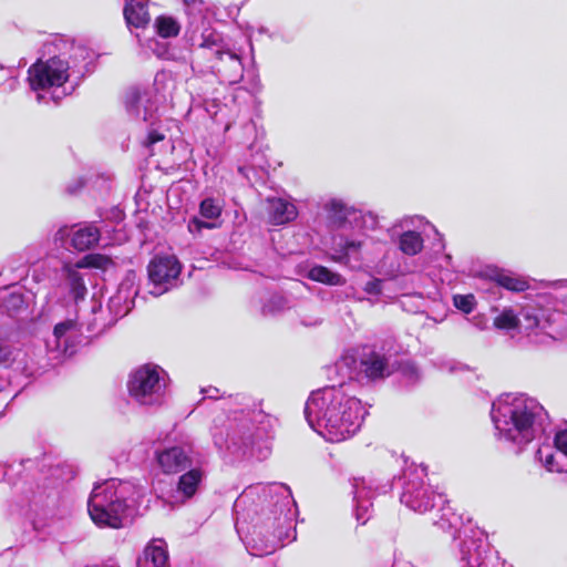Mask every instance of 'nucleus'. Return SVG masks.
Masks as SVG:
<instances>
[{"label": "nucleus", "mask_w": 567, "mask_h": 567, "mask_svg": "<svg viewBox=\"0 0 567 567\" xmlns=\"http://www.w3.org/2000/svg\"><path fill=\"white\" fill-rule=\"evenodd\" d=\"M289 308V300L280 293L269 296L267 301H265V298L260 300V313L262 316H274Z\"/></svg>", "instance_id": "c85d7f7f"}, {"label": "nucleus", "mask_w": 567, "mask_h": 567, "mask_svg": "<svg viewBox=\"0 0 567 567\" xmlns=\"http://www.w3.org/2000/svg\"><path fill=\"white\" fill-rule=\"evenodd\" d=\"M81 268L82 267H79V262L74 265L65 264L62 267V276L65 279V284L66 287L69 288L70 295L75 301L84 299L87 291L83 277L79 271V269Z\"/></svg>", "instance_id": "b1692460"}, {"label": "nucleus", "mask_w": 567, "mask_h": 567, "mask_svg": "<svg viewBox=\"0 0 567 567\" xmlns=\"http://www.w3.org/2000/svg\"><path fill=\"white\" fill-rule=\"evenodd\" d=\"M495 282L511 291L520 292L528 289V282L513 274L499 271L494 275Z\"/></svg>", "instance_id": "c756f323"}, {"label": "nucleus", "mask_w": 567, "mask_h": 567, "mask_svg": "<svg viewBox=\"0 0 567 567\" xmlns=\"http://www.w3.org/2000/svg\"><path fill=\"white\" fill-rule=\"evenodd\" d=\"M154 27L157 34L162 38L176 37L181 31V25L177 20L168 16L157 17Z\"/></svg>", "instance_id": "2f4dec72"}, {"label": "nucleus", "mask_w": 567, "mask_h": 567, "mask_svg": "<svg viewBox=\"0 0 567 567\" xmlns=\"http://www.w3.org/2000/svg\"><path fill=\"white\" fill-rule=\"evenodd\" d=\"M265 496V486L249 487L235 501L234 511L237 515L245 512L247 506L254 501L255 496Z\"/></svg>", "instance_id": "473e14b6"}, {"label": "nucleus", "mask_w": 567, "mask_h": 567, "mask_svg": "<svg viewBox=\"0 0 567 567\" xmlns=\"http://www.w3.org/2000/svg\"><path fill=\"white\" fill-rule=\"evenodd\" d=\"M278 520V527L267 540H262L259 536L261 535L260 530L255 528L251 537L248 540V546L250 548V554L254 556H267L272 554L278 547L282 546V537L285 535L286 538H289L288 532L284 533V528L287 530L290 529V518L285 515L276 518Z\"/></svg>", "instance_id": "2eb2a0df"}, {"label": "nucleus", "mask_w": 567, "mask_h": 567, "mask_svg": "<svg viewBox=\"0 0 567 567\" xmlns=\"http://www.w3.org/2000/svg\"><path fill=\"white\" fill-rule=\"evenodd\" d=\"M204 475L202 466L187 468V472L179 476L177 493L182 495L184 499L192 498L197 493Z\"/></svg>", "instance_id": "393cba45"}, {"label": "nucleus", "mask_w": 567, "mask_h": 567, "mask_svg": "<svg viewBox=\"0 0 567 567\" xmlns=\"http://www.w3.org/2000/svg\"><path fill=\"white\" fill-rule=\"evenodd\" d=\"M202 393L206 394L210 399H217L218 398V395H217L218 394V389H216V388L203 389Z\"/></svg>", "instance_id": "de8ad7c7"}, {"label": "nucleus", "mask_w": 567, "mask_h": 567, "mask_svg": "<svg viewBox=\"0 0 567 567\" xmlns=\"http://www.w3.org/2000/svg\"><path fill=\"white\" fill-rule=\"evenodd\" d=\"M349 290H351V291H352V290H353V288H352V287H350V288H348V289H347V291L344 292V298H348V297L350 296Z\"/></svg>", "instance_id": "3c124183"}, {"label": "nucleus", "mask_w": 567, "mask_h": 567, "mask_svg": "<svg viewBox=\"0 0 567 567\" xmlns=\"http://www.w3.org/2000/svg\"><path fill=\"white\" fill-rule=\"evenodd\" d=\"M3 306L10 310L11 308L18 310L23 306V299L20 295L11 293L4 301Z\"/></svg>", "instance_id": "37998d69"}, {"label": "nucleus", "mask_w": 567, "mask_h": 567, "mask_svg": "<svg viewBox=\"0 0 567 567\" xmlns=\"http://www.w3.org/2000/svg\"><path fill=\"white\" fill-rule=\"evenodd\" d=\"M352 493L355 518L360 524H365L370 518L372 508V497L374 495L372 486L363 477H354L352 480Z\"/></svg>", "instance_id": "aec40b11"}, {"label": "nucleus", "mask_w": 567, "mask_h": 567, "mask_svg": "<svg viewBox=\"0 0 567 567\" xmlns=\"http://www.w3.org/2000/svg\"><path fill=\"white\" fill-rule=\"evenodd\" d=\"M364 245V234L360 228L343 230L332 237V247L340 254L339 259L358 258Z\"/></svg>", "instance_id": "6ab92c4d"}, {"label": "nucleus", "mask_w": 567, "mask_h": 567, "mask_svg": "<svg viewBox=\"0 0 567 567\" xmlns=\"http://www.w3.org/2000/svg\"><path fill=\"white\" fill-rule=\"evenodd\" d=\"M185 37L197 54L199 53V55L210 62V64L218 61L224 53L230 50L224 42L221 34L217 31L210 28H204L198 32V23L193 27H187Z\"/></svg>", "instance_id": "6e6552de"}, {"label": "nucleus", "mask_w": 567, "mask_h": 567, "mask_svg": "<svg viewBox=\"0 0 567 567\" xmlns=\"http://www.w3.org/2000/svg\"><path fill=\"white\" fill-rule=\"evenodd\" d=\"M185 12L189 18L188 27H193L198 23L200 18V1L199 0H183Z\"/></svg>", "instance_id": "e433bc0d"}, {"label": "nucleus", "mask_w": 567, "mask_h": 567, "mask_svg": "<svg viewBox=\"0 0 567 567\" xmlns=\"http://www.w3.org/2000/svg\"><path fill=\"white\" fill-rule=\"evenodd\" d=\"M19 85V81L16 76H10L1 84V90L3 92H12L14 91Z\"/></svg>", "instance_id": "c03bdc74"}, {"label": "nucleus", "mask_w": 567, "mask_h": 567, "mask_svg": "<svg viewBox=\"0 0 567 567\" xmlns=\"http://www.w3.org/2000/svg\"><path fill=\"white\" fill-rule=\"evenodd\" d=\"M165 389V372L157 365L145 364L137 368L127 381L128 394L140 405L162 404Z\"/></svg>", "instance_id": "39448f33"}, {"label": "nucleus", "mask_w": 567, "mask_h": 567, "mask_svg": "<svg viewBox=\"0 0 567 567\" xmlns=\"http://www.w3.org/2000/svg\"><path fill=\"white\" fill-rule=\"evenodd\" d=\"M449 523H450V525H451V526H454V525H455V523H454V522H451L450 519H449Z\"/></svg>", "instance_id": "5fc2aeb1"}, {"label": "nucleus", "mask_w": 567, "mask_h": 567, "mask_svg": "<svg viewBox=\"0 0 567 567\" xmlns=\"http://www.w3.org/2000/svg\"><path fill=\"white\" fill-rule=\"evenodd\" d=\"M379 282L378 281H369L365 286V291L369 293H374L379 291Z\"/></svg>", "instance_id": "49530a36"}, {"label": "nucleus", "mask_w": 567, "mask_h": 567, "mask_svg": "<svg viewBox=\"0 0 567 567\" xmlns=\"http://www.w3.org/2000/svg\"><path fill=\"white\" fill-rule=\"evenodd\" d=\"M181 274V264L173 255L155 256L148 265V277L154 285L151 293L159 296L169 289Z\"/></svg>", "instance_id": "1a4fd4ad"}, {"label": "nucleus", "mask_w": 567, "mask_h": 567, "mask_svg": "<svg viewBox=\"0 0 567 567\" xmlns=\"http://www.w3.org/2000/svg\"><path fill=\"white\" fill-rule=\"evenodd\" d=\"M367 413L361 401L346 385L313 391L305 406L310 427L330 442L352 437L360 430Z\"/></svg>", "instance_id": "f257e3e1"}, {"label": "nucleus", "mask_w": 567, "mask_h": 567, "mask_svg": "<svg viewBox=\"0 0 567 567\" xmlns=\"http://www.w3.org/2000/svg\"><path fill=\"white\" fill-rule=\"evenodd\" d=\"M70 238L71 246L78 251H85L93 248L101 238L100 229L93 224H82L78 227H61L54 236L58 241Z\"/></svg>", "instance_id": "f8f14e48"}, {"label": "nucleus", "mask_w": 567, "mask_h": 567, "mask_svg": "<svg viewBox=\"0 0 567 567\" xmlns=\"http://www.w3.org/2000/svg\"><path fill=\"white\" fill-rule=\"evenodd\" d=\"M110 265H112V260L100 254L87 255L79 261V267L83 268L106 269Z\"/></svg>", "instance_id": "c9c22d12"}, {"label": "nucleus", "mask_w": 567, "mask_h": 567, "mask_svg": "<svg viewBox=\"0 0 567 567\" xmlns=\"http://www.w3.org/2000/svg\"><path fill=\"white\" fill-rule=\"evenodd\" d=\"M124 17L127 24L131 27H145L150 22L146 1L131 0L124 8Z\"/></svg>", "instance_id": "a878e982"}, {"label": "nucleus", "mask_w": 567, "mask_h": 567, "mask_svg": "<svg viewBox=\"0 0 567 567\" xmlns=\"http://www.w3.org/2000/svg\"><path fill=\"white\" fill-rule=\"evenodd\" d=\"M80 334V328L75 320L68 319L55 324L51 338L47 340V348L55 353L54 359L73 354L74 341Z\"/></svg>", "instance_id": "9b49d317"}, {"label": "nucleus", "mask_w": 567, "mask_h": 567, "mask_svg": "<svg viewBox=\"0 0 567 567\" xmlns=\"http://www.w3.org/2000/svg\"><path fill=\"white\" fill-rule=\"evenodd\" d=\"M68 192H69V193H74V192H75V189H73V188H71V187H68Z\"/></svg>", "instance_id": "864d4df0"}, {"label": "nucleus", "mask_w": 567, "mask_h": 567, "mask_svg": "<svg viewBox=\"0 0 567 567\" xmlns=\"http://www.w3.org/2000/svg\"><path fill=\"white\" fill-rule=\"evenodd\" d=\"M249 437H240L236 439L235 435L227 434L224 437L223 433L214 434V443L219 450H226L231 453H237L238 451L246 449L248 446Z\"/></svg>", "instance_id": "7c9ffc66"}, {"label": "nucleus", "mask_w": 567, "mask_h": 567, "mask_svg": "<svg viewBox=\"0 0 567 567\" xmlns=\"http://www.w3.org/2000/svg\"><path fill=\"white\" fill-rule=\"evenodd\" d=\"M536 458L548 472L567 473V452L558 450L550 443L539 445Z\"/></svg>", "instance_id": "412c9836"}, {"label": "nucleus", "mask_w": 567, "mask_h": 567, "mask_svg": "<svg viewBox=\"0 0 567 567\" xmlns=\"http://www.w3.org/2000/svg\"><path fill=\"white\" fill-rule=\"evenodd\" d=\"M336 298H337L338 301H342L343 300V296H342L341 292L337 293Z\"/></svg>", "instance_id": "603ef678"}, {"label": "nucleus", "mask_w": 567, "mask_h": 567, "mask_svg": "<svg viewBox=\"0 0 567 567\" xmlns=\"http://www.w3.org/2000/svg\"><path fill=\"white\" fill-rule=\"evenodd\" d=\"M307 277L312 281L324 284L328 286H343L346 285L347 281L346 278L340 274L334 272L321 265L312 266L308 270Z\"/></svg>", "instance_id": "bb28decb"}, {"label": "nucleus", "mask_w": 567, "mask_h": 567, "mask_svg": "<svg viewBox=\"0 0 567 567\" xmlns=\"http://www.w3.org/2000/svg\"><path fill=\"white\" fill-rule=\"evenodd\" d=\"M267 213L269 221L277 226L290 223L298 216L297 207L292 203L280 197L267 199Z\"/></svg>", "instance_id": "4be33fe9"}, {"label": "nucleus", "mask_w": 567, "mask_h": 567, "mask_svg": "<svg viewBox=\"0 0 567 567\" xmlns=\"http://www.w3.org/2000/svg\"><path fill=\"white\" fill-rule=\"evenodd\" d=\"M327 218L331 228L337 233L361 228L363 215L361 212L346 206L341 200L331 199L324 205Z\"/></svg>", "instance_id": "ddd939ff"}, {"label": "nucleus", "mask_w": 567, "mask_h": 567, "mask_svg": "<svg viewBox=\"0 0 567 567\" xmlns=\"http://www.w3.org/2000/svg\"><path fill=\"white\" fill-rule=\"evenodd\" d=\"M520 316H522L523 320L525 321L526 329H534V328L539 327L540 320H539L538 315L534 310L524 309L520 312Z\"/></svg>", "instance_id": "58836bf2"}, {"label": "nucleus", "mask_w": 567, "mask_h": 567, "mask_svg": "<svg viewBox=\"0 0 567 567\" xmlns=\"http://www.w3.org/2000/svg\"><path fill=\"white\" fill-rule=\"evenodd\" d=\"M553 286H555V287L567 286V280H557V281L553 282Z\"/></svg>", "instance_id": "09e8293b"}, {"label": "nucleus", "mask_w": 567, "mask_h": 567, "mask_svg": "<svg viewBox=\"0 0 567 567\" xmlns=\"http://www.w3.org/2000/svg\"><path fill=\"white\" fill-rule=\"evenodd\" d=\"M550 444L567 453V430L557 432Z\"/></svg>", "instance_id": "79ce46f5"}, {"label": "nucleus", "mask_w": 567, "mask_h": 567, "mask_svg": "<svg viewBox=\"0 0 567 567\" xmlns=\"http://www.w3.org/2000/svg\"><path fill=\"white\" fill-rule=\"evenodd\" d=\"M425 476L423 467H410L403 475L401 503L419 513L427 512L435 506H443L446 502L444 495L435 494L430 487L424 486Z\"/></svg>", "instance_id": "423d86ee"}, {"label": "nucleus", "mask_w": 567, "mask_h": 567, "mask_svg": "<svg viewBox=\"0 0 567 567\" xmlns=\"http://www.w3.org/2000/svg\"><path fill=\"white\" fill-rule=\"evenodd\" d=\"M214 227H216L215 223L203 221L198 217H193L187 225V228L192 234L200 233L204 228L212 229Z\"/></svg>", "instance_id": "ea45409f"}, {"label": "nucleus", "mask_w": 567, "mask_h": 567, "mask_svg": "<svg viewBox=\"0 0 567 567\" xmlns=\"http://www.w3.org/2000/svg\"><path fill=\"white\" fill-rule=\"evenodd\" d=\"M519 319L512 309H504L494 320L498 329L511 330L518 327Z\"/></svg>", "instance_id": "72a5a7b5"}, {"label": "nucleus", "mask_w": 567, "mask_h": 567, "mask_svg": "<svg viewBox=\"0 0 567 567\" xmlns=\"http://www.w3.org/2000/svg\"><path fill=\"white\" fill-rule=\"evenodd\" d=\"M223 206L213 198H205L199 205L200 216L207 219H216L221 215Z\"/></svg>", "instance_id": "f704fd0d"}, {"label": "nucleus", "mask_w": 567, "mask_h": 567, "mask_svg": "<svg viewBox=\"0 0 567 567\" xmlns=\"http://www.w3.org/2000/svg\"><path fill=\"white\" fill-rule=\"evenodd\" d=\"M491 417L498 440L520 451L544 430L547 412L527 394L504 393L493 402Z\"/></svg>", "instance_id": "7ed1b4c3"}, {"label": "nucleus", "mask_w": 567, "mask_h": 567, "mask_svg": "<svg viewBox=\"0 0 567 567\" xmlns=\"http://www.w3.org/2000/svg\"><path fill=\"white\" fill-rule=\"evenodd\" d=\"M494 567H506L505 564L501 560H495V566Z\"/></svg>", "instance_id": "8fccbe9b"}, {"label": "nucleus", "mask_w": 567, "mask_h": 567, "mask_svg": "<svg viewBox=\"0 0 567 567\" xmlns=\"http://www.w3.org/2000/svg\"><path fill=\"white\" fill-rule=\"evenodd\" d=\"M137 293L136 274L130 271L120 284L116 293L111 297L109 306L115 311V315L125 316L134 307Z\"/></svg>", "instance_id": "f3484780"}, {"label": "nucleus", "mask_w": 567, "mask_h": 567, "mask_svg": "<svg viewBox=\"0 0 567 567\" xmlns=\"http://www.w3.org/2000/svg\"><path fill=\"white\" fill-rule=\"evenodd\" d=\"M165 138L164 132L161 130V127H152L148 130L146 140L144 142V145L146 147L153 146L155 143L163 141Z\"/></svg>", "instance_id": "a19ab883"}, {"label": "nucleus", "mask_w": 567, "mask_h": 567, "mask_svg": "<svg viewBox=\"0 0 567 567\" xmlns=\"http://www.w3.org/2000/svg\"><path fill=\"white\" fill-rule=\"evenodd\" d=\"M358 375L370 381L384 379L390 375L389 358L378 351L364 349L359 357Z\"/></svg>", "instance_id": "4468645a"}, {"label": "nucleus", "mask_w": 567, "mask_h": 567, "mask_svg": "<svg viewBox=\"0 0 567 567\" xmlns=\"http://www.w3.org/2000/svg\"><path fill=\"white\" fill-rule=\"evenodd\" d=\"M423 238L414 230L403 231L399 237V249L408 256H415L423 249Z\"/></svg>", "instance_id": "cd10ccee"}, {"label": "nucleus", "mask_w": 567, "mask_h": 567, "mask_svg": "<svg viewBox=\"0 0 567 567\" xmlns=\"http://www.w3.org/2000/svg\"><path fill=\"white\" fill-rule=\"evenodd\" d=\"M142 496L143 488L135 483L110 478L94 485L87 501V511L97 526L121 528L127 511Z\"/></svg>", "instance_id": "20e7f679"}, {"label": "nucleus", "mask_w": 567, "mask_h": 567, "mask_svg": "<svg viewBox=\"0 0 567 567\" xmlns=\"http://www.w3.org/2000/svg\"><path fill=\"white\" fill-rule=\"evenodd\" d=\"M155 460L164 474H177L193 466H202L206 462L203 455L190 441L157 450Z\"/></svg>", "instance_id": "0eeeda50"}, {"label": "nucleus", "mask_w": 567, "mask_h": 567, "mask_svg": "<svg viewBox=\"0 0 567 567\" xmlns=\"http://www.w3.org/2000/svg\"><path fill=\"white\" fill-rule=\"evenodd\" d=\"M220 80L228 84L238 83L244 78V65L238 53L229 50L218 61L209 65Z\"/></svg>", "instance_id": "a211bd4d"}, {"label": "nucleus", "mask_w": 567, "mask_h": 567, "mask_svg": "<svg viewBox=\"0 0 567 567\" xmlns=\"http://www.w3.org/2000/svg\"><path fill=\"white\" fill-rule=\"evenodd\" d=\"M55 52L48 60H39L28 70V81L32 91L38 92L39 103L47 102V96L41 93H50V100L58 103L71 92L64 86L72 74L83 76L91 71L96 58L93 50L83 43L69 39H56L51 44Z\"/></svg>", "instance_id": "f03ea898"}, {"label": "nucleus", "mask_w": 567, "mask_h": 567, "mask_svg": "<svg viewBox=\"0 0 567 567\" xmlns=\"http://www.w3.org/2000/svg\"><path fill=\"white\" fill-rule=\"evenodd\" d=\"M461 561L464 567H494L498 557L488 553L486 544L481 539H464L461 545Z\"/></svg>", "instance_id": "dca6fc26"}, {"label": "nucleus", "mask_w": 567, "mask_h": 567, "mask_svg": "<svg viewBox=\"0 0 567 567\" xmlns=\"http://www.w3.org/2000/svg\"><path fill=\"white\" fill-rule=\"evenodd\" d=\"M12 351L10 347L0 343V364L7 363L11 359Z\"/></svg>", "instance_id": "a18cd8bd"}, {"label": "nucleus", "mask_w": 567, "mask_h": 567, "mask_svg": "<svg viewBox=\"0 0 567 567\" xmlns=\"http://www.w3.org/2000/svg\"><path fill=\"white\" fill-rule=\"evenodd\" d=\"M475 305L474 297L472 295L463 296L457 295L454 296V306L462 310L465 313H470L473 311Z\"/></svg>", "instance_id": "4c0bfd02"}, {"label": "nucleus", "mask_w": 567, "mask_h": 567, "mask_svg": "<svg viewBox=\"0 0 567 567\" xmlns=\"http://www.w3.org/2000/svg\"><path fill=\"white\" fill-rule=\"evenodd\" d=\"M137 567H168V553L163 539H153L137 558Z\"/></svg>", "instance_id": "5701e85b"}, {"label": "nucleus", "mask_w": 567, "mask_h": 567, "mask_svg": "<svg viewBox=\"0 0 567 567\" xmlns=\"http://www.w3.org/2000/svg\"><path fill=\"white\" fill-rule=\"evenodd\" d=\"M125 107L127 113L135 120L155 125L157 120V99L148 90L133 87L127 91L125 96Z\"/></svg>", "instance_id": "9d476101"}]
</instances>
